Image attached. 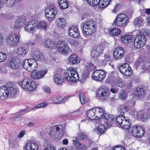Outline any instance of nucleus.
Listing matches in <instances>:
<instances>
[{
	"label": "nucleus",
	"instance_id": "f257e3e1",
	"mask_svg": "<svg viewBox=\"0 0 150 150\" xmlns=\"http://www.w3.org/2000/svg\"><path fill=\"white\" fill-rule=\"evenodd\" d=\"M88 117L92 120H97L101 118L103 119L105 125L110 126L114 120L112 115L106 113L105 111L100 107L93 108L89 110L86 113Z\"/></svg>",
	"mask_w": 150,
	"mask_h": 150
},
{
	"label": "nucleus",
	"instance_id": "f03ea898",
	"mask_svg": "<svg viewBox=\"0 0 150 150\" xmlns=\"http://www.w3.org/2000/svg\"><path fill=\"white\" fill-rule=\"evenodd\" d=\"M33 58L25 60L23 62V67L29 72L37 69L38 64L36 60L42 61L44 59L42 54L38 52L33 53Z\"/></svg>",
	"mask_w": 150,
	"mask_h": 150
},
{
	"label": "nucleus",
	"instance_id": "7ed1b4c3",
	"mask_svg": "<svg viewBox=\"0 0 150 150\" xmlns=\"http://www.w3.org/2000/svg\"><path fill=\"white\" fill-rule=\"evenodd\" d=\"M95 24V21L88 19L81 23L82 33L85 37L91 36L95 32L97 28Z\"/></svg>",
	"mask_w": 150,
	"mask_h": 150
},
{
	"label": "nucleus",
	"instance_id": "20e7f679",
	"mask_svg": "<svg viewBox=\"0 0 150 150\" xmlns=\"http://www.w3.org/2000/svg\"><path fill=\"white\" fill-rule=\"evenodd\" d=\"M149 35L146 31L142 30L137 35L134 39V45L135 47L140 48L144 46L146 42L145 36Z\"/></svg>",
	"mask_w": 150,
	"mask_h": 150
},
{
	"label": "nucleus",
	"instance_id": "39448f33",
	"mask_svg": "<svg viewBox=\"0 0 150 150\" xmlns=\"http://www.w3.org/2000/svg\"><path fill=\"white\" fill-rule=\"evenodd\" d=\"M129 22L127 16L125 14L121 13L117 16L113 24L118 27H125Z\"/></svg>",
	"mask_w": 150,
	"mask_h": 150
},
{
	"label": "nucleus",
	"instance_id": "423d86ee",
	"mask_svg": "<svg viewBox=\"0 0 150 150\" xmlns=\"http://www.w3.org/2000/svg\"><path fill=\"white\" fill-rule=\"evenodd\" d=\"M64 78L65 80L73 82H76L79 79L78 73L73 70V68L69 67L64 74Z\"/></svg>",
	"mask_w": 150,
	"mask_h": 150
},
{
	"label": "nucleus",
	"instance_id": "0eeeda50",
	"mask_svg": "<svg viewBox=\"0 0 150 150\" xmlns=\"http://www.w3.org/2000/svg\"><path fill=\"white\" fill-rule=\"evenodd\" d=\"M129 131L130 132L132 136L137 138L142 137L144 133V128L140 125H134L131 127Z\"/></svg>",
	"mask_w": 150,
	"mask_h": 150
},
{
	"label": "nucleus",
	"instance_id": "6e6552de",
	"mask_svg": "<svg viewBox=\"0 0 150 150\" xmlns=\"http://www.w3.org/2000/svg\"><path fill=\"white\" fill-rule=\"evenodd\" d=\"M21 86L23 89L28 91H33L37 88L36 83L34 81L27 79L23 80Z\"/></svg>",
	"mask_w": 150,
	"mask_h": 150
},
{
	"label": "nucleus",
	"instance_id": "1a4fd4ad",
	"mask_svg": "<svg viewBox=\"0 0 150 150\" xmlns=\"http://www.w3.org/2000/svg\"><path fill=\"white\" fill-rule=\"evenodd\" d=\"M57 10L55 8L49 6L45 9V16L49 21H52L55 19V16L57 13Z\"/></svg>",
	"mask_w": 150,
	"mask_h": 150
},
{
	"label": "nucleus",
	"instance_id": "9d476101",
	"mask_svg": "<svg viewBox=\"0 0 150 150\" xmlns=\"http://www.w3.org/2000/svg\"><path fill=\"white\" fill-rule=\"evenodd\" d=\"M109 91L105 87L100 88L96 93L97 97H100V100L102 101H105L109 96Z\"/></svg>",
	"mask_w": 150,
	"mask_h": 150
},
{
	"label": "nucleus",
	"instance_id": "9b49d317",
	"mask_svg": "<svg viewBox=\"0 0 150 150\" xmlns=\"http://www.w3.org/2000/svg\"><path fill=\"white\" fill-rule=\"evenodd\" d=\"M56 47L58 51L62 54H67L69 50L67 43L65 41L60 40L58 42Z\"/></svg>",
	"mask_w": 150,
	"mask_h": 150
},
{
	"label": "nucleus",
	"instance_id": "f8f14e48",
	"mask_svg": "<svg viewBox=\"0 0 150 150\" xmlns=\"http://www.w3.org/2000/svg\"><path fill=\"white\" fill-rule=\"evenodd\" d=\"M19 38L16 34H12L10 35L6 38V43L11 46H16L19 42Z\"/></svg>",
	"mask_w": 150,
	"mask_h": 150
},
{
	"label": "nucleus",
	"instance_id": "ddd939ff",
	"mask_svg": "<svg viewBox=\"0 0 150 150\" xmlns=\"http://www.w3.org/2000/svg\"><path fill=\"white\" fill-rule=\"evenodd\" d=\"M117 69L123 74L128 76H130L132 73L131 67L127 63H125L117 67Z\"/></svg>",
	"mask_w": 150,
	"mask_h": 150
},
{
	"label": "nucleus",
	"instance_id": "4468645a",
	"mask_svg": "<svg viewBox=\"0 0 150 150\" xmlns=\"http://www.w3.org/2000/svg\"><path fill=\"white\" fill-rule=\"evenodd\" d=\"M37 69L33 70L31 71V77L33 79H38L42 78L47 73V70H42L36 71Z\"/></svg>",
	"mask_w": 150,
	"mask_h": 150
},
{
	"label": "nucleus",
	"instance_id": "2eb2a0df",
	"mask_svg": "<svg viewBox=\"0 0 150 150\" xmlns=\"http://www.w3.org/2000/svg\"><path fill=\"white\" fill-rule=\"evenodd\" d=\"M124 53L125 51L123 48L119 47L115 49L113 52V55L116 59H119L123 57Z\"/></svg>",
	"mask_w": 150,
	"mask_h": 150
},
{
	"label": "nucleus",
	"instance_id": "dca6fc26",
	"mask_svg": "<svg viewBox=\"0 0 150 150\" xmlns=\"http://www.w3.org/2000/svg\"><path fill=\"white\" fill-rule=\"evenodd\" d=\"M10 65L12 69H18L21 66L23 67L21 59L17 58L12 59L10 62Z\"/></svg>",
	"mask_w": 150,
	"mask_h": 150
},
{
	"label": "nucleus",
	"instance_id": "f3484780",
	"mask_svg": "<svg viewBox=\"0 0 150 150\" xmlns=\"http://www.w3.org/2000/svg\"><path fill=\"white\" fill-rule=\"evenodd\" d=\"M8 89L5 86H1L0 87V99L1 100H6L8 95Z\"/></svg>",
	"mask_w": 150,
	"mask_h": 150
},
{
	"label": "nucleus",
	"instance_id": "a211bd4d",
	"mask_svg": "<svg viewBox=\"0 0 150 150\" xmlns=\"http://www.w3.org/2000/svg\"><path fill=\"white\" fill-rule=\"evenodd\" d=\"M68 34L70 36L75 38H78L80 35L79 30L74 26L69 28Z\"/></svg>",
	"mask_w": 150,
	"mask_h": 150
},
{
	"label": "nucleus",
	"instance_id": "6ab92c4d",
	"mask_svg": "<svg viewBox=\"0 0 150 150\" xmlns=\"http://www.w3.org/2000/svg\"><path fill=\"white\" fill-rule=\"evenodd\" d=\"M36 25L35 21L32 20L30 21L26 25L24 29L27 32H30L36 28Z\"/></svg>",
	"mask_w": 150,
	"mask_h": 150
},
{
	"label": "nucleus",
	"instance_id": "aec40b11",
	"mask_svg": "<svg viewBox=\"0 0 150 150\" xmlns=\"http://www.w3.org/2000/svg\"><path fill=\"white\" fill-rule=\"evenodd\" d=\"M138 117L140 118L142 121H146L150 118V114L147 112L139 111L137 113Z\"/></svg>",
	"mask_w": 150,
	"mask_h": 150
},
{
	"label": "nucleus",
	"instance_id": "412c9836",
	"mask_svg": "<svg viewBox=\"0 0 150 150\" xmlns=\"http://www.w3.org/2000/svg\"><path fill=\"white\" fill-rule=\"evenodd\" d=\"M25 23L26 20L24 17H19L16 21L15 28H19Z\"/></svg>",
	"mask_w": 150,
	"mask_h": 150
},
{
	"label": "nucleus",
	"instance_id": "4be33fe9",
	"mask_svg": "<svg viewBox=\"0 0 150 150\" xmlns=\"http://www.w3.org/2000/svg\"><path fill=\"white\" fill-rule=\"evenodd\" d=\"M55 82L58 85H61L63 83L64 79L60 74H56L54 77Z\"/></svg>",
	"mask_w": 150,
	"mask_h": 150
},
{
	"label": "nucleus",
	"instance_id": "5701e85b",
	"mask_svg": "<svg viewBox=\"0 0 150 150\" xmlns=\"http://www.w3.org/2000/svg\"><path fill=\"white\" fill-rule=\"evenodd\" d=\"M132 38V37L131 35L126 34L123 36H121L120 40L122 42L127 43L130 42Z\"/></svg>",
	"mask_w": 150,
	"mask_h": 150
},
{
	"label": "nucleus",
	"instance_id": "b1692460",
	"mask_svg": "<svg viewBox=\"0 0 150 150\" xmlns=\"http://www.w3.org/2000/svg\"><path fill=\"white\" fill-rule=\"evenodd\" d=\"M106 130L105 126L102 125H98L96 128L97 134L100 135L104 133Z\"/></svg>",
	"mask_w": 150,
	"mask_h": 150
},
{
	"label": "nucleus",
	"instance_id": "393cba45",
	"mask_svg": "<svg viewBox=\"0 0 150 150\" xmlns=\"http://www.w3.org/2000/svg\"><path fill=\"white\" fill-rule=\"evenodd\" d=\"M57 25L60 28H63L65 25L66 22L64 19L63 18H57L56 21Z\"/></svg>",
	"mask_w": 150,
	"mask_h": 150
},
{
	"label": "nucleus",
	"instance_id": "a878e982",
	"mask_svg": "<svg viewBox=\"0 0 150 150\" xmlns=\"http://www.w3.org/2000/svg\"><path fill=\"white\" fill-rule=\"evenodd\" d=\"M109 33L110 35L113 36H117L120 34L121 30L118 28H113L110 29Z\"/></svg>",
	"mask_w": 150,
	"mask_h": 150
},
{
	"label": "nucleus",
	"instance_id": "bb28decb",
	"mask_svg": "<svg viewBox=\"0 0 150 150\" xmlns=\"http://www.w3.org/2000/svg\"><path fill=\"white\" fill-rule=\"evenodd\" d=\"M76 56L74 54L70 55L69 57V60L70 63L72 64H76L80 62V60L77 59Z\"/></svg>",
	"mask_w": 150,
	"mask_h": 150
},
{
	"label": "nucleus",
	"instance_id": "cd10ccee",
	"mask_svg": "<svg viewBox=\"0 0 150 150\" xmlns=\"http://www.w3.org/2000/svg\"><path fill=\"white\" fill-rule=\"evenodd\" d=\"M112 0H101L99 2V7L101 8L107 7L111 3Z\"/></svg>",
	"mask_w": 150,
	"mask_h": 150
},
{
	"label": "nucleus",
	"instance_id": "c85d7f7f",
	"mask_svg": "<svg viewBox=\"0 0 150 150\" xmlns=\"http://www.w3.org/2000/svg\"><path fill=\"white\" fill-rule=\"evenodd\" d=\"M141 69L144 72H150V62H147L141 67Z\"/></svg>",
	"mask_w": 150,
	"mask_h": 150
},
{
	"label": "nucleus",
	"instance_id": "c756f323",
	"mask_svg": "<svg viewBox=\"0 0 150 150\" xmlns=\"http://www.w3.org/2000/svg\"><path fill=\"white\" fill-rule=\"evenodd\" d=\"M16 53L18 55L21 56L23 54L26 55L27 52L25 47H20L17 48Z\"/></svg>",
	"mask_w": 150,
	"mask_h": 150
},
{
	"label": "nucleus",
	"instance_id": "7c9ffc66",
	"mask_svg": "<svg viewBox=\"0 0 150 150\" xmlns=\"http://www.w3.org/2000/svg\"><path fill=\"white\" fill-rule=\"evenodd\" d=\"M8 89V95L11 97H13L18 92V90L17 88H14L12 86L9 87Z\"/></svg>",
	"mask_w": 150,
	"mask_h": 150
},
{
	"label": "nucleus",
	"instance_id": "2f4dec72",
	"mask_svg": "<svg viewBox=\"0 0 150 150\" xmlns=\"http://www.w3.org/2000/svg\"><path fill=\"white\" fill-rule=\"evenodd\" d=\"M136 96L141 97L144 95L145 91L142 88L137 87L135 91Z\"/></svg>",
	"mask_w": 150,
	"mask_h": 150
},
{
	"label": "nucleus",
	"instance_id": "473e14b6",
	"mask_svg": "<svg viewBox=\"0 0 150 150\" xmlns=\"http://www.w3.org/2000/svg\"><path fill=\"white\" fill-rule=\"evenodd\" d=\"M37 25L38 28L45 30L47 28V24L45 21H42L37 23Z\"/></svg>",
	"mask_w": 150,
	"mask_h": 150
},
{
	"label": "nucleus",
	"instance_id": "72a5a7b5",
	"mask_svg": "<svg viewBox=\"0 0 150 150\" xmlns=\"http://www.w3.org/2000/svg\"><path fill=\"white\" fill-rule=\"evenodd\" d=\"M16 0H2L3 4L6 3V6L9 7H12L15 3Z\"/></svg>",
	"mask_w": 150,
	"mask_h": 150
},
{
	"label": "nucleus",
	"instance_id": "f704fd0d",
	"mask_svg": "<svg viewBox=\"0 0 150 150\" xmlns=\"http://www.w3.org/2000/svg\"><path fill=\"white\" fill-rule=\"evenodd\" d=\"M106 76V73L105 71L103 70L99 69V76L98 78V81H102L104 79Z\"/></svg>",
	"mask_w": 150,
	"mask_h": 150
},
{
	"label": "nucleus",
	"instance_id": "c9c22d12",
	"mask_svg": "<svg viewBox=\"0 0 150 150\" xmlns=\"http://www.w3.org/2000/svg\"><path fill=\"white\" fill-rule=\"evenodd\" d=\"M144 20L142 18L138 17L136 18L134 21V23L135 25L138 26L142 25Z\"/></svg>",
	"mask_w": 150,
	"mask_h": 150
},
{
	"label": "nucleus",
	"instance_id": "e433bc0d",
	"mask_svg": "<svg viewBox=\"0 0 150 150\" xmlns=\"http://www.w3.org/2000/svg\"><path fill=\"white\" fill-rule=\"evenodd\" d=\"M112 116L114 117V120L112 124V125L110 126H108V125H107L108 126V127H111L113 124V122H115V120L118 124L120 126H121V121H122L123 117H124V116L119 115L118 117H117L116 119H114V116L113 115Z\"/></svg>",
	"mask_w": 150,
	"mask_h": 150
},
{
	"label": "nucleus",
	"instance_id": "4c0bfd02",
	"mask_svg": "<svg viewBox=\"0 0 150 150\" xmlns=\"http://www.w3.org/2000/svg\"><path fill=\"white\" fill-rule=\"evenodd\" d=\"M56 133L57 132L54 129L52 128L51 129L50 131L48 133V134L51 139H55Z\"/></svg>",
	"mask_w": 150,
	"mask_h": 150
},
{
	"label": "nucleus",
	"instance_id": "58836bf2",
	"mask_svg": "<svg viewBox=\"0 0 150 150\" xmlns=\"http://www.w3.org/2000/svg\"><path fill=\"white\" fill-rule=\"evenodd\" d=\"M116 85L121 88H123L125 86V83L122 79H117L115 83Z\"/></svg>",
	"mask_w": 150,
	"mask_h": 150
},
{
	"label": "nucleus",
	"instance_id": "ea45409f",
	"mask_svg": "<svg viewBox=\"0 0 150 150\" xmlns=\"http://www.w3.org/2000/svg\"><path fill=\"white\" fill-rule=\"evenodd\" d=\"M127 120H126V123L123 125V126H122V128L126 129H129V130H130V129L131 127H130L131 125L130 120L128 117Z\"/></svg>",
	"mask_w": 150,
	"mask_h": 150
},
{
	"label": "nucleus",
	"instance_id": "a19ab883",
	"mask_svg": "<svg viewBox=\"0 0 150 150\" xmlns=\"http://www.w3.org/2000/svg\"><path fill=\"white\" fill-rule=\"evenodd\" d=\"M99 70H95L93 73L92 75V78L94 80L98 81Z\"/></svg>",
	"mask_w": 150,
	"mask_h": 150
},
{
	"label": "nucleus",
	"instance_id": "79ce46f5",
	"mask_svg": "<svg viewBox=\"0 0 150 150\" xmlns=\"http://www.w3.org/2000/svg\"><path fill=\"white\" fill-rule=\"evenodd\" d=\"M30 111V110L29 109L27 108H26L21 110H20L17 113L18 114V116L23 115H24L25 113L27 112H28Z\"/></svg>",
	"mask_w": 150,
	"mask_h": 150
},
{
	"label": "nucleus",
	"instance_id": "37998d69",
	"mask_svg": "<svg viewBox=\"0 0 150 150\" xmlns=\"http://www.w3.org/2000/svg\"><path fill=\"white\" fill-rule=\"evenodd\" d=\"M52 42L50 40V39H47L45 41L44 45L46 47L49 48L51 47Z\"/></svg>",
	"mask_w": 150,
	"mask_h": 150
},
{
	"label": "nucleus",
	"instance_id": "c03bdc74",
	"mask_svg": "<svg viewBox=\"0 0 150 150\" xmlns=\"http://www.w3.org/2000/svg\"><path fill=\"white\" fill-rule=\"evenodd\" d=\"M86 67L87 69V70L90 71L94 69V64L91 62H88L86 65Z\"/></svg>",
	"mask_w": 150,
	"mask_h": 150
},
{
	"label": "nucleus",
	"instance_id": "a18cd8bd",
	"mask_svg": "<svg viewBox=\"0 0 150 150\" xmlns=\"http://www.w3.org/2000/svg\"><path fill=\"white\" fill-rule=\"evenodd\" d=\"M79 98L81 104H83L85 103L84 100L85 96L83 93H80L79 95Z\"/></svg>",
	"mask_w": 150,
	"mask_h": 150
},
{
	"label": "nucleus",
	"instance_id": "49530a36",
	"mask_svg": "<svg viewBox=\"0 0 150 150\" xmlns=\"http://www.w3.org/2000/svg\"><path fill=\"white\" fill-rule=\"evenodd\" d=\"M61 5H60L59 6V7L62 9H66L69 7V5L67 1H65L62 4V3H61Z\"/></svg>",
	"mask_w": 150,
	"mask_h": 150
},
{
	"label": "nucleus",
	"instance_id": "de8ad7c7",
	"mask_svg": "<svg viewBox=\"0 0 150 150\" xmlns=\"http://www.w3.org/2000/svg\"><path fill=\"white\" fill-rule=\"evenodd\" d=\"M90 71L86 70L82 74V76L83 79H86L88 77Z\"/></svg>",
	"mask_w": 150,
	"mask_h": 150
},
{
	"label": "nucleus",
	"instance_id": "09e8293b",
	"mask_svg": "<svg viewBox=\"0 0 150 150\" xmlns=\"http://www.w3.org/2000/svg\"><path fill=\"white\" fill-rule=\"evenodd\" d=\"M69 98V96L65 97L64 98H63L62 100H60L59 101L54 102V103L55 104L64 103L65 102L67 101L68 99Z\"/></svg>",
	"mask_w": 150,
	"mask_h": 150
},
{
	"label": "nucleus",
	"instance_id": "8fccbe9b",
	"mask_svg": "<svg viewBox=\"0 0 150 150\" xmlns=\"http://www.w3.org/2000/svg\"><path fill=\"white\" fill-rule=\"evenodd\" d=\"M6 55L5 54L2 52H0V62L4 61L6 59Z\"/></svg>",
	"mask_w": 150,
	"mask_h": 150
},
{
	"label": "nucleus",
	"instance_id": "3c124183",
	"mask_svg": "<svg viewBox=\"0 0 150 150\" xmlns=\"http://www.w3.org/2000/svg\"><path fill=\"white\" fill-rule=\"evenodd\" d=\"M95 50L99 54H102L103 53V50L102 47L99 46H97L95 49Z\"/></svg>",
	"mask_w": 150,
	"mask_h": 150
},
{
	"label": "nucleus",
	"instance_id": "603ef678",
	"mask_svg": "<svg viewBox=\"0 0 150 150\" xmlns=\"http://www.w3.org/2000/svg\"><path fill=\"white\" fill-rule=\"evenodd\" d=\"M99 54L95 50H93L91 52V55L93 58H96L98 56H99Z\"/></svg>",
	"mask_w": 150,
	"mask_h": 150
},
{
	"label": "nucleus",
	"instance_id": "864d4df0",
	"mask_svg": "<svg viewBox=\"0 0 150 150\" xmlns=\"http://www.w3.org/2000/svg\"><path fill=\"white\" fill-rule=\"evenodd\" d=\"M127 97V94L125 92L120 93V94L119 98L122 100H125Z\"/></svg>",
	"mask_w": 150,
	"mask_h": 150
},
{
	"label": "nucleus",
	"instance_id": "5fc2aeb1",
	"mask_svg": "<svg viewBox=\"0 0 150 150\" xmlns=\"http://www.w3.org/2000/svg\"><path fill=\"white\" fill-rule=\"evenodd\" d=\"M30 144L33 150H38V146L36 143H33V142H30Z\"/></svg>",
	"mask_w": 150,
	"mask_h": 150
},
{
	"label": "nucleus",
	"instance_id": "6e6d98bb",
	"mask_svg": "<svg viewBox=\"0 0 150 150\" xmlns=\"http://www.w3.org/2000/svg\"><path fill=\"white\" fill-rule=\"evenodd\" d=\"M81 112L77 110L75 111L72 112L71 113V116L73 117L74 118L76 117L78 115H80Z\"/></svg>",
	"mask_w": 150,
	"mask_h": 150
},
{
	"label": "nucleus",
	"instance_id": "4d7b16f0",
	"mask_svg": "<svg viewBox=\"0 0 150 150\" xmlns=\"http://www.w3.org/2000/svg\"><path fill=\"white\" fill-rule=\"evenodd\" d=\"M78 146V150H86V147L85 145L79 143Z\"/></svg>",
	"mask_w": 150,
	"mask_h": 150
},
{
	"label": "nucleus",
	"instance_id": "13d9d810",
	"mask_svg": "<svg viewBox=\"0 0 150 150\" xmlns=\"http://www.w3.org/2000/svg\"><path fill=\"white\" fill-rule=\"evenodd\" d=\"M47 104L45 103H42L36 105L35 107V108L38 109L40 108H44L47 106Z\"/></svg>",
	"mask_w": 150,
	"mask_h": 150
},
{
	"label": "nucleus",
	"instance_id": "bf43d9fd",
	"mask_svg": "<svg viewBox=\"0 0 150 150\" xmlns=\"http://www.w3.org/2000/svg\"><path fill=\"white\" fill-rule=\"evenodd\" d=\"M79 139L78 137L74 138L73 140L74 145L75 146H77L79 145Z\"/></svg>",
	"mask_w": 150,
	"mask_h": 150
},
{
	"label": "nucleus",
	"instance_id": "052dcab7",
	"mask_svg": "<svg viewBox=\"0 0 150 150\" xmlns=\"http://www.w3.org/2000/svg\"><path fill=\"white\" fill-rule=\"evenodd\" d=\"M30 144V142L27 143L25 146L23 147L24 149H25L26 150H33Z\"/></svg>",
	"mask_w": 150,
	"mask_h": 150
},
{
	"label": "nucleus",
	"instance_id": "680f3d73",
	"mask_svg": "<svg viewBox=\"0 0 150 150\" xmlns=\"http://www.w3.org/2000/svg\"><path fill=\"white\" fill-rule=\"evenodd\" d=\"M78 137L79 140H83L86 139L87 138V136L83 133L80 134Z\"/></svg>",
	"mask_w": 150,
	"mask_h": 150
},
{
	"label": "nucleus",
	"instance_id": "e2e57ef3",
	"mask_svg": "<svg viewBox=\"0 0 150 150\" xmlns=\"http://www.w3.org/2000/svg\"><path fill=\"white\" fill-rule=\"evenodd\" d=\"M122 147L123 148V150H125L124 147L122 146H116L112 148V150H121Z\"/></svg>",
	"mask_w": 150,
	"mask_h": 150
},
{
	"label": "nucleus",
	"instance_id": "0e129e2a",
	"mask_svg": "<svg viewBox=\"0 0 150 150\" xmlns=\"http://www.w3.org/2000/svg\"><path fill=\"white\" fill-rule=\"evenodd\" d=\"M89 17V14L88 13H84L82 14L81 16V20H83L84 19L87 18Z\"/></svg>",
	"mask_w": 150,
	"mask_h": 150
},
{
	"label": "nucleus",
	"instance_id": "69168bd1",
	"mask_svg": "<svg viewBox=\"0 0 150 150\" xmlns=\"http://www.w3.org/2000/svg\"><path fill=\"white\" fill-rule=\"evenodd\" d=\"M122 108V106L119 107L118 108L117 110L118 112L120 113V115H121L122 116H123V115L124 114V112L123 111V110L122 109H121L120 110V108Z\"/></svg>",
	"mask_w": 150,
	"mask_h": 150
},
{
	"label": "nucleus",
	"instance_id": "338daca9",
	"mask_svg": "<svg viewBox=\"0 0 150 150\" xmlns=\"http://www.w3.org/2000/svg\"><path fill=\"white\" fill-rule=\"evenodd\" d=\"M115 99L114 97H112L110 98V104L112 106H114V103L115 102Z\"/></svg>",
	"mask_w": 150,
	"mask_h": 150
},
{
	"label": "nucleus",
	"instance_id": "774afa93",
	"mask_svg": "<svg viewBox=\"0 0 150 150\" xmlns=\"http://www.w3.org/2000/svg\"><path fill=\"white\" fill-rule=\"evenodd\" d=\"M25 134V131L24 130L21 131L18 136V138H22Z\"/></svg>",
	"mask_w": 150,
	"mask_h": 150
}]
</instances>
